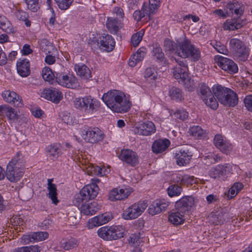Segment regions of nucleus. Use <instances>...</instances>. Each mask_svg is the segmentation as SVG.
I'll return each instance as SVG.
<instances>
[{
	"mask_svg": "<svg viewBox=\"0 0 252 252\" xmlns=\"http://www.w3.org/2000/svg\"><path fill=\"white\" fill-rule=\"evenodd\" d=\"M88 223L89 228H93L94 227L102 225L98 216L94 217L92 219L90 220Z\"/></svg>",
	"mask_w": 252,
	"mask_h": 252,
	"instance_id": "bf43d9fd",
	"label": "nucleus"
},
{
	"mask_svg": "<svg viewBox=\"0 0 252 252\" xmlns=\"http://www.w3.org/2000/svg\"><path fill=\"white\" fill-rule=\"evenodd\" d=\"M169 203L163 200H156L152 203L148 209L149 213L155 215L165 210L168 206Z\"/></svg>",
	"mask_w": 252,
	"mask_h": 252,
	"instance_id": "4be33fe9",
	"label": "nucleus"
},
{
	"mask_svg": "<svg viewBox=\"0 0 252 252\" xmlns=\"http://www.w3.org/2000/svg\"><path fill=\"white\" fill-rule=\"evenodd\" d=\"M212 94L213 93L208 86L204 83L200 84L199 87V95L203 100H205V98L209 96Z\"/></svg>",
	"mask_w": 252,
	"mask_h": 252,
	"instance_id": "58836bf2",
	"label": "nucleus"
},
{
	"mask_svg": "<svg viewBox=\"0 0 252 252\" xmlns=\"http://www.w3.org/2000/svg\"><path fill=\"white\" fill-rule=\"evenodd\" d=\"M74 68L77 74L82 79L88 80L92 77L91 70L86 65L76 64Z\"/></svg>",
	"mask_w": 252,
	"mask_h": 252,
	"instance_id": "a878e982",
	"label": "nucleus"
},
{
	"mask_svg": "<svg viewBox=\"0 0 252 252\" xmlns=\"http://www.w3.org/2000/svg\"><path fill=\"white\" fill-rule=\"evenodd\" d=\"M49 157L53 159H57L62 154L60 146L57 144L51 145L47 148Z\"/></svg>",
	"mask_w": 252,
	"mask_h": 252,
	"instance_id": "473e14b6",
	"label": "nucleus"
},
{
	"mask_svg": "<svg viewBox=\"0 0 252 252\" xmlns=\"http://www.w3.org/2000/svg\"><path fill=\"white\" fill-rule=\"evenodd\" d=\"M172 115L174 118L182 121L186 120L189 117L188 112L183 109L176 110Z\"/></svg>",
	"mask_w": 252,
	"mask_h": 252,
	"instance_id": "603ef678",
	"label": "nucleus"
},
{
	"mask_svg": "<svg viewBox=\"0 0 252 252\" xmlns=\"http://www.w3.org/2000/svg\"><path fill=\"white\" fill-rule=\"evenodd\" d=\"M190 134L195 138H201L204 134L203 129L198 126H194L189 129Z\"/></svg>",
	"mask_w": 252,
	"mask_h": 252,
	"instance_id": "09e8293b",
	"label": "nucleus"
},
{
	"mask_svg": "<svg viewBox=\"0 0 252 252\" xmlns=\"http://www.w3.org/2000/svg\"><path fill=\"white\" fill-rule=\"evenodd\" d=\"M211 44L218 52L222 54H227L228 50L226 46L220 42L214 40L211 42Z\"/></svg>",
	"mask_w": 252,
	"mask_h": 252,
	"instance_id": "c03bdc74",
	"label": "nucleus"
},
{
	"mask_svg": "<svg viewBox=\"0 0 252 252\" xmlns=\"http://www.w3.org/2000/svg\"><path fill=\"white\" fill-rule=\"evenodd\" d=\"M156 72L154 68L148 67L146 69L144 76L146 78H151L155 80L157 77Z\"/></svg>",
	"mask_w": 252,
	"mask_h": 252,
	"instance_id": "052dcab7",
	"label": "nucleus"
},
{
	"mask_svg": "<svg viewBox=\"0 0 252 252\" xmlns=\"http://www.w3.org/2000/svg\"><path fill=\"white\" fill-rule=\"evenodd\" d=\"M100 48L107 52L111 51L115 47V42L111 35L104 34L99 38Z\"/></svg>",
	"mask_w": 252,
	"mask_h": 252,
	"instance_id": "412c9836",
	"label": "nucleus"
},
{
	"mask_svg": "<svg viewBox=\"0 0 252 252\" xmlns=\"http://www.w3.org/2000/svg\"><path fill=\"white\" fill-rule=\"evenodd\" d=\"M142 11L145 16L147 15L149 17H150V14L155 13L157 11L155 9H153V7L149 3L144 2L143 4Z\"/></svg>",
	"mask_w": 252,
	"mask_h": 252,
	"instance_id": "5fc2aeb1",
	"label": "nucleus"
},
{
	"mask_svg": "<svg viewBox=\"0 0 252 252\" xmlns=\"http://www.w3.org/2000/svg\"><path fill=\"white\" fill-rule=\"evenodd\" d=\"M15 15L18 20L24 21L27 27L31 26V22L28 19L29 17L28 13L23 10H18L15 13Z\"/></svg>",
	"mask_w": 252,
	"mask_h": 252,
	"instance_id": "79ce46f5",
	"label": "nucleus"
},
{
	"mask_svg": "<svg viewBox=\"0 0 252 252\" xmlns=\"http://www.w3.org/2000/svg\"><path fill=\"white\" fill-rule=\"evenodd\" d=\"M170 142L167 139L156 140L153 144L152 149L154 153H161L170 146Z\"/></svg>",
	"mask_w": 252,
	"mask_h": 252,
	"instance_id": "b1692460",
	"label": "nucleus"
},
{
	"mask_svg": "<svg viewBox=\"0 0 252 252\" xmlns=\"http://www.w3.org/2000/svg\"><path fill=\"white\" fill-rule=\"evenodd\" d=\"M215 62L222 70L230 74H234L238 72L237 64L231 59L220 56H216Z\"/></svg>",
	"mask_w": 252,
	"mask_h": 252,
	"instance_id": "1a4fd4ad",
	"label": "nucleus"
},
{
	"mask_svg": "<svg viewBox=\"0 0 252 252\" xmlns=\"http://www.w3.org/2000/svg\"><path fill=\"white\" fill-rule=\"evenodd\" d=\"M39 247L37 245L22 247L13 250L12 252H39Z\"/></svg>",
	"mask_w": 252,
	"mask_h": 252,
	"instance_id": "37998d69",
	"label": "nucleus"
},
{
	"mask_svg": "<svg viewBox=\"0 0 252 252\" xmlns=\"http://www.w3.org/2000/svg\"><path fill=\"white\" fill-rule=\"evenodd\" d=\"M125 95L122 92L114 90L104 94L102 99L106 105L117 113L127 112L130 108V102L124 99Z\"/></svg>",
	"mask_w": 252,
	"mask_h": 252,
	"instance_id": "7ed1b4c3",
	"label": "nucleus"
},
{
	"mask_svg": "<svg viewBox=\"0 0 252 252\" xmlns=\"http://www.w3.org/2000/svg\"><path fill=\"white\" fill-rule=\"evenodd\" d=\"M145 56V52L140 48L129 60L128 65L130 66H135L138 62H141Z\"/></svg>",
	"mask_w": 252,
	"mask_h": 252,
	"instance_id": "2f4dec72",
	"label": "nucleus"
},
{
	"mask_svg": "<svg viewBox=\"0 0 252 252\" xmlns=\"http://www.w3.org/2000/svg\"><path fill=\"white\" fill-rule=\"evenodd\" d=\"M130 245L133 247L139 246L143 242V238L141 237L140 233L131 234L128 239Z\"/></svg>",
	"mask_w": 252,
	"mask_h": 252,
	"instance_id": "e433bc0d",
	"label": "nucleus"
},
{
	"mask_svg": "<svg viewBox=\"0 0 252 252\" xmlns=\"http://www.w3.org/2000/svg\"><path fill=\"white\" fill-rule=\"evenodd\" d=\"M43 78L46 81H50L54 80L55 73H53L49 67H45L42 70Z\"/></svg>",
	"mask_w": 252,
	"mask_h": 252,
	"instance_id": "8fccbe9b",
	"label": "nucleus"
},
{
	"mask_svg": "<svg viewBox=\"0 0 252 252\" xmlns=\"http://www.w3.org/2000/svg\"><path fill=\"white\" fill-rule=\"evenodd\" d=\"M144 34L143 30H141L134 34L131 37V43L134 47L137 46L142 39Z\"/></svg>",
	"mask_w": 252,
	"mask_h": 252,
	"instance_id": "3c124183",
	"label": "nucleus"
},
{
	"mask_svg": "<svg viewBox=\"0 0 252 252\" xmlns=\"http://www.w3.org/2000/svg\"><path fill=\"white\" fill-rule=\"evenodd\" d=\"M244 9V7L240 5V8L235 9L233 11V13H234L238 18L236 19H231V20H227L226 21V24L227 25V28L229 30L234 31L239 29L246 24V19L245 18L242 19L240 17L243 14Z\"/></svg>",
	"mask_w": 252,
	"mask_h": 252,
	"instance_id": "9d476101",
	"label": "nucleus"
},
{
	"mask_svg": "<svg viewBox=\"0 0 252 252\" xmlns=\"http://www.w3.org/2000/svg\"><path fill=\"white\" fill-rule=\"evenodd\" d=\"M169 221L172 224L177 225L184 222V216L181 213L177 212L173 213L169 216Z\"/></svg>",
	"mask_w": 252,
	"mask_h": 252,
	"instance_id": "72a5a7b5",
	"label": "nucleus"
},
{
	"mask_svg": "<svg viewBox=\"0 0 252 252\" xmlns=\"http://www.w3.org/2000/svg\"><path fill=\"white\" fill-rule=\"evenodd\" d=\"M82 137L87 142L95 143L103 140L104 134L97 127L89 128L83 131Z\"/></svg>",
	"mask_w": 252,
	"mask_h": 252,
	"instance_id": "9b49d317",
	"label": "nucleus"
},
{
	"mask_svg": "<svg viewBox=\"0 0 252 252\" xmlns=\"http://www.w3.org/2000/svg\"><path fill=\"white\" fill-rule=\"evenodd\" d=\"M147 207V201L134 203L123 212L122 217L124 219L127 220L137 218L144 211Z\"/></svg>",
	"mask_w": 252,
	"mask_h": 252,
	"instance_id": "6e6552de",
	"label": "nucleus"
},
{
	"mask_svg": "<svg viewBox=\"0 0 252 252\" xmlns=\"http://www.w3.org/2000/svg\"><path fill=\"white\" fill-rule=\"evenodd\" d=\"M133 132L137 134L148 136L155 133L156 126L151 121H147L133 127Z\"/></svg>",
	"mask_w": 252,
	"mask_h": 252,
	"instance_id": "ddd939ff",
	"label": "nucleus"
},
{
	"mask_svg": "<svg viewBox=\"0 0 252 252\" xmlns=\"http://www.w3.org/2000/svg\"><path fill=\"white\" fill-rule=\"evenodd\" d=\"M169 96L172 100L176 102H180L184 99V94L182 90L174 86L169 89Z\"/></svg>",
	"mask_w": 252,
	"mask_h": 252,
	"instance_id": "7c9ffc66",
	"label": "nucleus"
},
{
	"mask_svg": "<svg viewBox=\"0 0 252 252\" xmlns=\"http://www.w3.org/2000/svg\"><path fill=\"white\" fill-rule=\"evenodd\" d=\"M33 236L34 240L37 241H43L48 238L49 234L47 232H33Z\"/></svg>",
	"mask_w": 252,
	"mask_h": 252,
	"instance_id": "13d9d810",
	"label": "nucleus"
},
{
	"mask_svg": "<svg viewBox=\"0 0 252 252\" xmlns=\"http://www.w3.org/2000/svg\"><path fill=\"white\" fill-rule=\"evenodd\" d=\"M10 23L5 17H0V28L5 32H11Z\"/></svg>",
	"mask_w": 252,
	"mask_h": 252,
	"instance_id": "4d7b16f0",
	"label": "nucleus"
},
{
	"mask_svg": "<svg viewBox=\"0 0 252 252\" xmlns=\"http://www.w3.org/2000/svg\"><path fill=\"white\" fill-rule=\"evenodd\" d=\"M243 187V185L242 183H235L228 190L227 195V198L231 199L235 196Z\"/></svg>",
	"mask_w": 252,
	"mask_h": 252,
	"instance_id": "f704fd0d",
	"label": "nucleus"
},
{
	"mask_svg": "<svg viewBox=\"0 0 252 252\" xmlns=\"http://www.w3.org/2000/svg\"><path fill=\"white\" fill-rule=\"evenodd\" d=\"M164 50L169 53L175 54L183 58L190 57L193 61H198L200 58L199 50L191 44L189 39L183 41L177 40L176 43L170 39H166L164 43Z\"/></svg>",
	"mask_w": 252,
	"mask_h": 252,
	"instance_id": "f03ea898",
	"label": "nucleus"
},
{
	"mask_svg": "<svg viewBox=\"0 0 252 252\" xmlns=\"http://www.w3.org/2000/svg\"><path fill=\"white\" fill-rule=\"evenodd\" d=\"M244 102L247 109L252 112V95H247L244 99Z\"/></svg>",
	"mask_w": 252,
	"mask_h": 252,
	"instance_id": "69168bd1",
	"label": "nucleus"
},
{
	"mask_svg": "<svg viewBox=\"0 0 252 252\" xmlns=\"http://www.w3.org/2000/svg\"><path fill=\"white\" fill-rule=\"evenodd\" d=\"M178 82L180 83H182L189 91H192L194 88V80L189 76L187 77H185V79H183Z\"/></svg>",
	"mask_w": 252,
	"mask_h": 252,
	"instance_id": "a18cd8bd",
	"label": "nucleus"
},
{
	"mask_svg": "<svg viewBox=\"0 0 252 252\" xmlns=\"http://www.w3.org/2000/svg\"><path fill=\"white\" fill-rule=\"evenodd\" d=\"M17 69L19 74L23 77H25L30 75V64L27 59H20L17 63Z\"/></svg>",
	"mask_w": 252,
	"mask_h": 252,
	"instance_id": "5701e85b",
	"label": "nucleus"
},
{
	"mask_svg": "<svg viewBox=\"0 0 252 252\" xmlns=\"http://www.w3.org/2000/svg\"><path fill=\"white\" fill-rule=\"evenodd\" d=\"M58 3L59 7L62 10L68 9L73 0H55Z\"/></svg>",
	"mask_w": 252,
	"mask_h": 252,
	"instance_id": "6e6d98bb",
	"label": "nucleus"
},
{
	"mask_svg": "<svg viewBox=\"0 0 252 252\" xmlns=\"http://www.w3.org/2000/svg\"><path fill=\"white\" fill-rule=\"evenodd\" d=\"M41 97L58 104L63 98L62 94L56 89H46L43 90Z\"/></svg>",
	"mask_w": 252,
	"mask_h": 252,
	"instance_id": "f3484780",
	"label": "nucleus"
},
{
	"mask_svg": "<svg viewBox=\"0 0 252 252\" xmlns=\"http://www.w3.org/2000/svg\"><path fill=\"white\" fill-rule=\"evenodd\" d=\"M97 234L105 240L112 241L123 237L124 231L118 226H105L98 229Z\"/></svg>",
	"mask_w": 252,
	"mask_h": 252,
	"instance_id": "423d86ee",
	"label": "nucleus"
},
{
	"mask_svg": "<svg viewBox=\"0 0 252 252\" xmlns=\"http://www.w3.org/2000/svg\"><path fill=\"white\" fill-rule=\"evenodd\" d=\"M98 187L93 183L85 186L79 194L76 195L74 203L79 207L81 205V212L85 215H93L100 208V205L95 201L86 203L90 199H94L98 194Z\"/></svg>",
	"mask_w": 252,
	"mask_h": 252,
	"instance_id": "f257e3e1",
	"label": "nucleus"
},
{
	"mask_svg": "<svg viewBox=\"0 0 252 252\" xmlns=\"http://www.w3.org/2000/svg\"><path fill=\"white\" fill-rule=\"evenodd\" d=\"M25 160L20 152L17 153L16 155L12 158L7 166L13 167V169L16 171H22L24 174V163Z\"/></svg>",
	"mask_w": 252,
	"mask_h": 252,
	"instance_id": "6ab92c4d",
	"label": "nucleus"
},
{
	"mask_svg": "<svg viewBox=\"0 0 252 252\" xmlns=\"http://www.w3.org/2000/svg\"><path fill=\"white\" fill-rule=\"evenodd\" d=\"M61 245L65 250H69L77 247L78 242L74 238L68 240H63L61 242Z\"/></svg>",
	"mask_w": 252,
	"mask_h": 252,
	"instance_id": "c9c22d12",
	"label": "nucleus"
},
{
	"mask_svg": "<svg viewBox=\"0 0 252 252\" xmlns=\"http://www.w3.org/2000/svg\"><path fill=\"white\" fill-rule=\"evenodd\" d=\"M119 158L126 164L134 166L138 163V157L136 153L129 149L121 150Z\"/></svg>",
	"mask_w": 252,
	"mask_h": 252,
	"instance_id": "4468645a",
	"label": "nucleus"
},
{
	"mask_svg": "<svg viewBox=\"0 0 252 252\" xmlns=\"http://www.w3.org/2000/svg\"><path fill=\"white\" fill-rule=\"evenodd\" d=\"M2 96L7 102L13 104L15 106L21 107L23 105L21 97L14 92L5 91Z\"/></svg>",
	"mask_w": 252,
	"mask_h": 252,
	"instance_id": "a211bd4d",
	"label": "nucleus"
},
{
	"mask_svg": "<svg viewBox=\"0 0 252 252\" xmlns=\"http://www.w3.org/2000/svg\"><path fill=\"white\" fill-rule=\"evenodd\" d=\"M172 73L174 78L178 81H181L185 77H188V67H181L176 66L172 69Z\"/></svg>",
	"mask_w": 252,
	"mask_h": 252,
	"instance_id": "cd10ccee",
	"label": "nucleus"
},
{
	"mask_svg": "<svg viewBox=\"0 0 252 252\" xmlns=\"http://www.w3.org/2000/svg\"><path fill=\"white\" fill-rule=\"evenodd\" d=\"M129 195L127 189L115 188L109 192V199L111 201L118 200H123L126 198Z\"/></svg>",
	"mask_w": 252,
	"mask_h": 252,
	"instance_id": "aec40b11",
	"label": "nucleus"
},
{
	"mask_svg": "<svg viewBox=\"0 0 252 252\" xmlns=\"http://www.w3.org/2000/svg\"><path fill=\"white\" fill-rule=\"evenodd\" d=\"M54 79H55L56 81L60 85L63 86V83L64 81H66L68 80V76L67 75H63L58 73H55V76L54 77Z\"/></svg>",
	"mask_w": 252,
	"mask_h": 252,
	"instance_id": "e2e57ef3",
	"label": "nucleus"
},
{
	"mask_svg": "<svg viewBox=\"0 0 252 252\" xmlns=\"http://www.w3.org/2000/svg\"><path fill=\"white\" fill-rule=\"evenodd\" d=\"M194 203V198L189 196L181 198L175 203V208L179 212L185 213L190 210Z\"/></svg>",
	"mask_w": 252,
	"mask_h": 252,
	"instance_id": "2eb2a0df",
	"label": "nucleus"
},
{
	"mask_svg": "<svg viewBox=\"0 0 252 252\" xmlns=\"http://www.w3.org/2000/svg\"><path fill=\"white\" fill-rule=\"evenodd\" d=\"M22 171H16L13 169V167L10 166H7L6 176L8 180L11 182H17L20 180L23 176Z\"/></svg>",
	"mask_w": 252,
	"mask_h": 252,
	"instance_id": "bb28decb",
	"label": "nucleus"
},
{
	"mask_svg": "<svg viewBox=\"0 0 252 252\" xmlns=\"http://www.w3.org/2000/svg\"><path fill=\"white\" fill-rule=\"evenodd\" d=\"M153 55L158 60H161L164 58L162 49L158 43L153 44Z\"/></svg>",
	"mask_w": 252,
	"mask_h": 252,
	"instance_id": "de8ad7c7",
	"label": "nucleus"
},
{
	"mask_svg": "<svg viewBox=\"0 0 252 252\" xmlns=\"http://www.w3.org/2000/svg\"><path fill=\"white\" fill-rule=\"evenodd\" d=\"M229 46L237 60L243 62L247 61L249 55V49L242 41L235 38H232L229 41Z\"/></svg>",
	"mask_w": 252,
	"mask_h": 252,
	"instance_id": "0eeeda50",
	"label": "nucleus"
},
{
	"mask_svg": "<svg viewBox=\"0 0 252 252\" xmlns=\"http://www.w3.org/2000/svg\"><path fill=\"white\" fill-rule=\"evenodd\" d=\"M27 7L31 11L35 12L39 9L38 1H26Z\"/></svg>",
	"mask_w": 252,
	"mask_h": 252,
	"instance_id": "680f3d73",
	"label": "nucleus"
},
{
	"mask_svg": "<svg viewBox=\"0 0 252 252\" xmlns=\"http://www.w3.org/2000/svg\"><path fill=\"white\" fill-rule=\"evenodd\" d=\"M240 3H239L237 1L232 0V1L229 2L225 6V9L226 11H228V14L231 13H233V11L235 9L240 8Z\"/></svg>",
	"mask_w": 252,
	"mask_h": 252,
	"instance_id": "864d4df0",
	"label": "nucleus"
},
{
	"mask_svg": "<svg viewBox=\"0 0 252 252\" xmlns=\"http://www.w3.org/2000/svg\"><path fill=\"white\" fill-rule=\"evenodd\" d=\"M63 86L74 89H79L80 87L78 80L74 76H68V80L64 81Z\"/></svg>",
	"mask_w": 252,
	"mask_h": 252,
	"instance_id": "ea45409f",
	"label": "nucleus"
},
{
	"mask_svg": "<svg viewBox=\"0 0 252 252\" xmlns=\"http://www.w3.org/2000/svg\"><path fill=\"white\" fill-rule=\"evenodd\" d=\"M231 218L229 213L222 211L212 212L208 216L209 221L215 225L223 224L228 221Z\"/></svg>",
	"mask_w": 252,
	"mask_h": 252,
	"instance_id": "f8f14e48",
	"label": "nucleus"
},
{
	"mask_svg": "<svg viewBox=\"0 0 252 252\" xmlns=\"http://www.w3.org/2000/svg\"><path fill=\"white\" fill-rule=\"evenodd\" d=\"M52 179L48 180V187L47 189L48 190V197L50 198L53 203L57 204L59 202V200L57 199V189L56 186L52 183Z\"/></svg>",
	"mask_w": 252,
	"mask_h": 252,
	"instance_id": "c85d7f7f",
	"label": "nucleus"
},
{
	"mask_svg": "<svg viewBox=\"0 0 252 252\" xmlns=\"http://www.w3.org/2000/svg\"><path fill=\"white\" fill-rule=\"evenodd\" d=\"M33 233L29 235H24L22 237V241L25 244H28L30 242H34V237L33 236Z\"/></svg>",
	"mask_w": 252,
	"mask_h": 252,
	"instance_id": "774afa93",
	"label": "nucleus"
},
{
	"mask_svg": "<svg viewBox=\"0 0 252 252\" xmlns=\"http://www.w3.org/2000/svg\"><path fill=\"white\" fill-rule=\"evenodd\" d=\"M192 156L191 152L188 149L185 148L180 149L175 154L177 163L179 166H184L189 163Z\"/></svg>",
	"mask_w": 252,
	"mask_h": 252,
	"instance_id": "dca6fc26",
	"label": "nucleus"
},
{
	"mask_svg": "<svg viewBox=\"0 0 252 252\" xmlns=\"http://www.w3.org/2000/svg\"><path fill=\"white\" fill-rule=\"evenodd\" d=\"M74 105L76 109L82 111L86 119L92 118L94 112L99 107L98 102L91 95L75 98Z\"/></svg>",
	"mask_w": 252,
	"mask_h": 252,
	"instance_id": "20e7f679",
	"label": "nucleus"
},
{
	"mask_svg": "<svg viewBox=\"0 0 252 252\" xmlns=\"http://www.w3.org/2000/svg\"><path fill=\"white\" fill-rule=\"evenodd\" d=\"M4 114L6 116L9 120L11 121H15L18 120L19 118L17 112L15 110V109L10 106H7Z\"/></svg>",
	"mask_w": 252,
	"mask_h": 252,
	"instance_id": "49530a36",
	"label": "nucleus"
},
{
	"mask_svg": "<svg viewBox=\"0 0 252 252\" xmlns=\"http://www.w3.org/2000/svg\"><path fill=\"white\" fill-rule=\"evenodd\" d=\"M225 140H223V137L221 135L217 134L215 135L214 139V143L215 145L218 148L220 149L221 146L224 142Z\"/></svg>",
	"mask_w": 252,
	"mask_h": 252,
	"instance_id": "0e129e2a",
	"label": "nucleus"
},
{
	"mask_svg": "<svg viewBox=\"0 0 252 252\" xmlns=\"http://www.w3.org/2000/svg\"><path fill=\"white\" fill-rule=\"evenodd\" d=\"M214 95V93L212 94L206 98L205 100H203V101L207 106L212 109L215 110L217 109L219 104L218 101L215 98Z\"/></svg>",
	"mask_w": 252,
	"mask_h": 252,
	"instance_id": "4c0bfd02",
	"label": "nucleus"
},
{
	"mask_svg": "<svg viewBox=\"0 0 252 252\" xmlns=\"http://www.w3.org/2000/svg\"><path fill=\"white\" fill-rule=\"evenodd\" d=\"M213 91L218 101L224 106L234 107L237 104L238 96L232 90L218 85L213 87Z\"/></svg>",
	"mask_w": 252,
	"mask_h": 252,
	"instance_id": "39448f33",
	"label": "nucleus"
},
{
	"mask_svg": "<svg viewBox=\"0 0 252 252\" xmlns=\"http://www.w3.org/2000/svg\"><path fill=\"white\" fill-rule=\"evenodd\" d=\"M226 167V166L223 165H218L210 170L209 175L214 179H223L225 175Z\"/></svg>",
	"mask_w": 252,
	"mask_h": 252,
	"instance_id": "393cba45",
	"label": "nucleus"
},
{
	"mask_svg": "<svg viewBox=\"0 0 252 252\" xmlns=\"http://www.w3.org/2000/svg\"><path fill=\"white\" fill-rule=\"evenodd\" d=\"M121 27L120 21L112 17H109L106 22V27L112 34H116Z\"/></svg>",
	"mask_w": 252,
	"mask_h": 252,
	"instance_id": "c756f323",
	"label": "nucleus"
},
{
	"mask_svg": "<svg viewBox=\"0 0 252 252\" xmlns=\"http://www.w3.org/2000/svg\"><path fill=\"white\" fill-rule=\"evenodd\" d=\"M182 190V187L176 184L170 185L167 189L168 194L170 197L179 195Z\"/></svg>",
	"mask_w": 252,
	"mask_h": 252,
	"instance_id": "a19ab883",
	"label": "nucleus"
},
{
	"mask_svg": "<svg viewBox=\"0 0 252 252\" xmlns=\"http://www.w3.org/2000/svg\"><path fill=\"white\" fill-rule=\"evenodd\" d=\"M233 148L232 145L226 141L221 146L220 150L223 153L227 154L228 152L231 151Z\"/></svg>",
	"mask_w": 252,
	"mask_h": 252,
	"instance_id": "338daca9",
	"label": "nucleus"
}]
</instances>
